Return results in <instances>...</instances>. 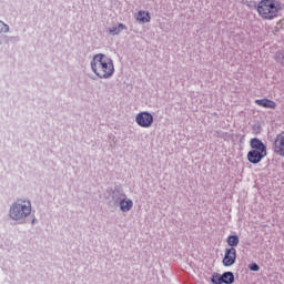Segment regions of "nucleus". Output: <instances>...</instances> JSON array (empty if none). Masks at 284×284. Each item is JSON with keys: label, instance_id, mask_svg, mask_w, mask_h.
<instances>
[{"label": "nucleus", "instance_id": "nucleus-1", "mask_svg": "<svg viewBox=\"0 0 284 284\" xmlns=\"http://www.w3.org/2000/svg\"><path fill=\"white\" fill-rule=\"evenodd\" d=\"M90 64L92 72L99 79H112L114 75V61L103 53L93 55Z\"/></svg>", "mask_w": 284, "mask_h": 284}, {"label": "nucleus", "instance_id": "nucleus-2", "mask_svg": "<svg viewBox=\"0 0 284 284\" xmlns=\"http://www.w3.org/2000/svg\"><path fill=\"white\" fill-rule=\"evenodd\" d=\"M32 214V202L26 199H18L9 209V217L20 225H23Z\"/></svg>", "mask_w": 284, "mask_h": 284}, {"label": "nucleus", "instance_id": "nucleus-3", "mask_svg": "<svg viewBox=\"0 0 284 284\" xmlns=\"http://www.w3.org/2000/svg\"><path fill=\"white\" fill-rule=\"evenodd\" d=\"M283 10V3L278 0H261L256 6L258 17L263 21H274Z\"/></svg>", "mask_w": 284, "mask_h": 284}, {"label": "nucleus", "instance_id": "nucleus-4", "mask_svg": "<svg viewBox=\"0 0 284 284\" xmlns=\"http://www.w3.org/2000/svg\"><path fill=\"white\" fill-rule=\"evenodd\" d=\"M251 151L247 153V161L256 165L267 156V146L258 138L251 139Z\"/></svg>", "mask_w": 284, "mask_h": 284}, {"label": "nucleus", "instance_id": "nucleus-5", "mask_svg": "<svg viewBox=\"0 0 284 284\" xmlns=\"http://www.w3.org/2000/svg\"><path fill=\"white\" fill-rule=\"evenodd\" d=\"M135 123L139 128L148 129L154 125V115L148 111H141L135 115Z\"/></svg>", "mask_w": 284, "mask_h": 284}, {"label": "nucleus", "instance_id": "nucleus-6", "mask_svg": "<svg viewBox=\"0 0 284 284\" xmlns=\"http://www.w3.org/2000/svg\"><path fill=\"white\" fill-rule=\"evenodd\" d=\"M222 263L224 267H232V265L236 263V248L234 247L225 248Z\"/></svg>", "mask_w": 284, "mask_h": 284}, {"label": "nucleus", "instance_id": "nucleus-7", "mask_svg": "<svg viewBox=\"0 0 284 284\" xmlns=\"http://www.w3.org/2000/svg\"><path fill=\"white\" fill-rule=\"evenodd\" d=\"M273 152L284 158V131L278 133L273 143Z\"/></svg>", "mask_w": 284, "mask_h": 284}, {"label": "nucleus", "instance_id": "nucleus-8", "mask_svg": "<svg viewBox=\"0 0 284 284\" xmlns=\"http://www.w3.org/2000/svg\"><path fill=\"white\" fill-rule=\"evenodd\" d=\"M119 207L123 213H128L134 207V202L132 199L124 195L123 199L119 202Z\"/></svg>", "mask_w": 284, "mask_h": 284}, {"label": "nucleus", "instance_id": "nucleus-9", "mask_svg": "<svg viewBox=\"0 0 284 284\" xmlns=\"http://www.w3.org/2000/svg\"><path fill=\"white\" fill-rule=\"evenodd\" d=\"M256 105H260V108H267L270 110H276V102L270 100V99H261L255 100Z\"/></svg>", "mask_w": 284, "mask_h": 284}, {"label": "nucleus", "instance_id": "nucleus-10", "mask_svg": "<svg viewBox=\"0 0 284 284\" xmlns=\"http://www.w3.org/2000/svg\"><path fill=\"white\" fill-rule=\"evenodd\" d=\"M135 19L139 21V23H150L152 17H150V12L140 10L135 16Z\"/></svg>", "mask_w": 284, "mask_h": 284}, {"label": "nucleus", "instance_id": "nucleus-11", "mask_svg": "<svg viewBox=\"0 0 284 284\" xmlns=\"http://www.w3.org/2000/svg\"><path fill=\"white\" fill-rule=\"evenodd\" d=\"M123 30H128V27L123 23H119L118 26H113L108 29V33L111 34L112 37H116L118 34H121Z\"/></svg>", "mask_w": 284, "mask_h": 284}, {"label": "nucleus", "instance_id": "nucleus-12", "mask_svg": "<svg viewBox=\"0 0 284 284\" xmlns=\"http://www.w3.org/2000/svg\"><path fill=\"white\" fill-rule=\"evenodd\" d=\"M124 196H126L125 192L116 187L112 191V194H111V199L112 201H114V203H119L120 201H123Z\"/></svg>", "mask_w": 284, "mask_h": 284}, {"label": "nucleus", "instance_id": "nucleus-13", "mask_svg": "<svg viewBox=\"0 0 284 284\" xmlns=\"http://www.w3.org/2000/svg\"><path fill=\"white\" fill-rule=\"evenodd\" d=\"M226 243L230 247L236 248V246L240 243V240H239L237 235H229L226 239Z\"/></svg>", "mask_w": 284, "mask_h": 284}, {"label": "nucleus", "instance_id": "nucleus-14", "mask_svg": "<svg viewBox=\"0 0 284 284\" xmlns=\"http://www.w3.org/2000/svg\"><path fill=\"white\" fill-rule=\"evenodd\" d=\"M222 283L232 284L234 283V273L225 272L222 274Z\"/></svg>", "mask_w": 284, "mask_h": 284}, {"label": "nucleus", "instance_id": "nucleus-15", "mask_svg": "<svg viewBox=\"0 0 284 284\" xmlns=\"http://www.w3.org/2000/svg\"><path fill=\"white\" fill-rule=\"evenodd\" d=\"M275 61L284 65V51H278L275 53Z\"/></svg>", "mask_w": 284, "mask_h": 284}, {"label": "nucleus", "instance_id": "nucleus-16", "mask_svg": "<svg viewBox=\"0 0 284 284\" xmlns=\"http://www.w3.org/2000/svg\"><path fill=\"white\" fill-rule=\"evenodd\" d=\"M213 284H223V277L222 275L214 274L211 278Z\"/></svg>", "mask_w": 284, "mask_h": 284}, {"label": "nucleus", "instance_id": "nucleus-17", "mask_svg": "<svg viewBox=\"0 0 284 284\" xmlns=\"http://www.w3.org/2000/svg\"><path fill=\"white\" fill-rule=\"evenodd\" d=\"M3 32H10V27L6 24V22L0 20V34Z\"/></svg>", "mask_w": 284, "mask_h": 284}, {"label": "nucleus", "instance_id": "nucleus-18", "mask_svg": "<svg viewBox=\"0 0 284 284\" xmlns=\"http://www.w3.org/2000/svg\"><path fill=\"white\" fill-rule=\"evenodd\" d=\"M248 270H251V272H258L261 267L258 266V264L253 263L248 265Z\"/></svg>", "mask_w": 284, "mask_h": 284}]
</instances>
